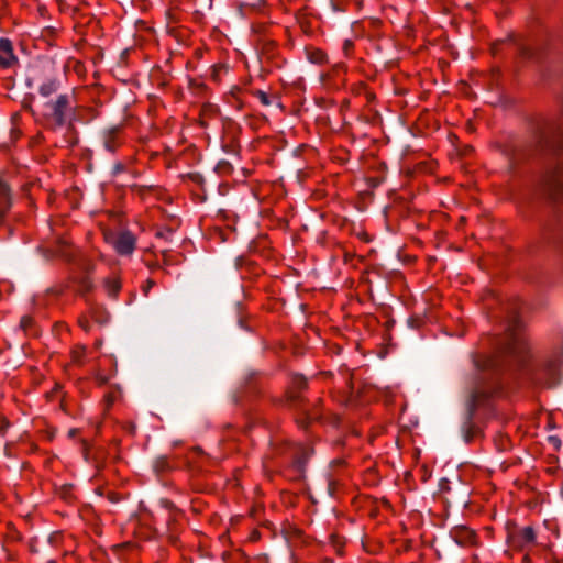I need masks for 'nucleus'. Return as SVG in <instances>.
Instances as JSON below:
<instances>
[{
	"instance_id": "obj_1",
	"label": "nucleus",
	"mask_w": 563,
	"mask_h": 563,
	"mask_svg": "<svg viewBox=\"0 0 563 563\" xmlns=\"http://www.w3.org/2000/svg\"><path fill=\"white\" fill-rule=\"evenodd\" d=\"M505 336L496 340L490 355H473L475 376L471 383L461 413L460 434L464 443L483 437V427L492 413L489 398L509 378L523 383L556 387L561 382L560 364L563 362V341L553 358L534 362L521 332L519 306L508 302L503 307Z\"/></svg>"
},
{
	"instance_id": "obj_2",
	"label": "nucleus",
	"mask_w": 563,
	"mask_h": 563,
	"mask_svg": "<svg viewBox=\"0 0 563 563\" xmlns=\"http://www.w3.org/2000/svg\"><path fill=\"white\" fill-rule=\"evenodd\" d=\"M533 151L544 157L563 154V119L543 121L537 125Z\"/></svg>"
},
{
	"instance_id": "obj_3",
	"label": "nucleus",
	"mask_w": 563,
	"mask_h": 563,
	"mask_svg": "<svg viewBox=\"0 0 563 563\" xmlns=\"http://www.w3.org/2000/svg\"><path fill=\"white\" fill-rule=\"evenodd\" d=\"M108 241L120 255L128 256L133 253L136 239L130 231H121L119 233H112L108 236Z\"/></svg>"
},
{
	"instance_id": "obj_4",
	"label": "nucleus",
	"mask_w": 563,
	"mask_h": 563,
	"mask_svg": "<svg viewBox=\"0 0 563 563\" xmlns=\"http://www.w3.org/2000/svg\"><path fill=\"white\" fill-rule=\"evenodd\" d=\"M71 99V95L63 93L59 95L55 101L46 102V107L52 110V113H66L74 115L75 107Z\"/></svg>"
},
{
	"instance_id": "obj_5",
	"label": "nucleus",
	"mask_w": 563,
	"mask_h": 563,
	"mask_svg": "<svg viewBox=\"0 0 563 563\" xmlns=\"http://www.w3.org/2000/svg\"><path fill=\"white\" fill-rule=\"evenodd\" d=\"M450 536L461 547L474 544L476 538L475 532L464 526L454 527L450 531Z\"/></svg>"
},
{
	"instance_id": "obj_6",
	"label": "nucleus",
	"mask_w": 563,
	"mask_h": 563,
	"mask_svg": "<svg viewBox=\"0 0 563 563\" xmlns=\"http://www.w3.org/2000/svg\"><path fill=\"white\" fill-rule=\"evenodd\" d=\"M509 540L515 548H523L527 544L533 543L536 540L534 530L531 527H526L509 536Z\"/></svg>"
},
{
	"instance_id": "obj_7",
	"label": "nucleus",
	"mask_w": 563,
	"mask_h": 563,
	"mask_svg": "<svg viewBox=\"0 0 563 563\" xmlns=\"http://www.w3.org/2000/svg\"><path fill=\"white\" fill-rule=\"evenodd\" d=\"M16 60L13 54L12 44L8 38H0V65L9 67L12 62Z\"/></svg>"
},
{
	"instance_id": "obj_8",
	"label": "nucleus",
	"mask_w": 563,
	"mask_h": 563,
	"mask_svg": "<svg viewBox=\"0 0 563 563\" xmlns=\"http://www.w3.org/2000/svg\"><path fill=\"white\" fill-rule=\"evenodd\" d=\"M59 87L60 81L57 78H49L40 86L38 92L42 97L46 98L55 93L59 89Z\"/></svg>"
},
{
	"instance_id": "obj_9",
	"label": "nucleus",
	"mask_w": 563,
	"mask_h": 563,
	"mask_svg": "<svg viewBox=\"0 0 563 563\" xmlns=\"http://www.w3.org/2000/svg\"><path fill=\"white\" fill-rule=\"evenodd\" d=\"M119 131L118 126L104 130L102 145L106 151L113 153L115 151L114 139Z\"/></svg>"
},
{
	"instance_id": "obj_10",
	"label": "nucleus",
	"mask_w": 563,
	"mask_h": 563,
	"mask_svg": "<svg viewBox=\"0 0 563 563\" xmlns=\"http://www.w3.org/2000/svg\"><path fill=\"white\" fill-rule=\"evenodd\" d=\"M515 45H516L518 54L522 58L528 59V58H531L533 56V52H532V49L528 45H526V44H523L521 42H518V41H515Z\"/></svg>"
},
{
	"instance_id": "obj_11",
	"label": "nucleus",
	"mask_w": 563,
	"mask_h": 563,
	"mask_svg": "<svg viewBox=\"0 0 563 563\" xmlns=\"http://www.w3.org/2000/svg\"><path fill=\"white\" fill-rule=\"evenodd\" d=\"M106 287L110 297H115L121 288L119 280L109 279L106 282Z\"/></svg>"
},
{
	"instance_id": "obj_12",
	"label": "nucleus",
	"mask_w": 563,
	"mask_h": 563,
	"mask_svg": "<svg viewBox=\"0 0 563 563\" xmlns=\"http://www.w3.org/2000/svg\"><path fill=\"white\" fill-rule=\"evenodd\" d=\"M169 468H170L169 462H168L166 456H158L157 459H155V461H154V470L156 472H165V471H167Z\"/></svg>"
},
{
	"instance_id": "obj_13",
	"label": "nucleus",
	"mask_w": 563,
	"mask_h": 563,
	"mask_svg": "<svg viewBox=\"0 0 563 563\" xmlns=\"http://www.w3.org/2000/svg\"><path fill=\"white\" fill-rule=\"evenodd\" d=\"M233 170V167L231 165L230 162L228 161H220L216 167H214V172L218 173V174H229Z\"/></svg>"
},
{
	"instance_id": "obj_14",
	"label": "nucleus",
	"mask_w": 563,
	"mask_h": 563,
	"mask_svg": "<svg viewBox=\"0 0 563 563\" xmlns=\"http://www.w3.org/2000/svg\"><path fill=\"white\" fill-rule=\"evenodd\" d=\"M53 117H54L56 125L63 126L64 124H66L67 120L71 115L70 114H66V113H53Z\"/></svg>"
},
{
	"instance_id": "obj_15",
	"label": "nucleus",
	"mask_w": 563,
	"mask_h": 563,
	"mask_svg": "<svg viewBox=\"0 0 563 563\" xmlns=\"http://www.w3.org/2000/svg\"><path fill=\"white\" fill-rule=\"evenodd\" d=\"M306 461H307V456H298L294 464H295V467L299 471V472H303L305 471V466H306Z\"/></svg>"
},
{
	"instance_id": "obj_16",
	"label": "nucleus",
	"mask_w": 563,
	"mask_h": 563,
	"mask_svg": "<svg viewBox=\"0 0 563 563\" xmlns=\"http://www.w3.org/2000/svg\"><path fill=\"white\" fill-rule=\"evenodd\" d=\"M188 177L196 184L203 186L205 178L200 173H190Z\"/></svg>"
},
{
	"instance_id": "obj_17",
	"label": "nucleus",
	"mask_w": 563,
	"mask_h": 563,
	"mask_svg": "<svg viewBox=\"0 0 563 563\" xmlns=\"http://www.w3.org/2000/svg\"><path fill=\"white\" fill-rule=\"evenodd\" d=\"M79 285L82 290H89L92 287V283L87 276L80 278Z\"/></svg>"
},
{
	"instance_id": "obj_18",
	"label": "nucleus",
	"mask_w": 563,
	"mask_h": 563,
	"mask_svg": "<svg viewBox=\"0 0 563 563\" xmlns=\"http://www.w3.org/2000/svg\"><path fill=\"white\" fill-rule=\"evenodd\" d=\"M32 324H33V319L31 317H27V316L22 317L21 327L23 328L24 331H29V329L32 327Z\"/></svg>"
},
{
	"instance_id": "obj_19",
	"label": "nucleus",
	"mask_w": 563,
	"mask_h": 563,
	"mask_svg": "<svg viewBox=\"0 0 563 563\" xmlns=\"http://www.w3.org/2000/svg\"><path fill=\"white\" fill-rule=\"evenodd\" d=\"M256 96L260 98L261 102H262L264 106H269V104H271L269 97H268V96H267V93H265L264 91H262V90H257V91H256Z\"/></svg>"
},
{
	"instance_id": "obj_20",
	"label": "nucleus",
	"mask_w": 563,
	"mask_h": 563,
	"mask_svg": "<svg viewBox=\"0 0 563 563\" xmlns=\"http://www.w3.org/2000/svg\"><path fill=\"white\" fill-rule=\"evenodd\" d=\"M125 170V166L122 163H117L113 165L111 175L118 176L119 174L123 173Z\"/></svg>"
},
{
	"instance_id": "obj_21",
	"label": "nucleus",
	"mask_w": 563,
	"mask_h": 563,
	"mask_svg": "<svg viewBox=\"0 0 563 563\" xmlns=\"http://www.w3.org/2000/svg\"><path fill=\"white\" fill-rule=\"evenodd\" d=\"M294 383L298 389H302L307 385V380L303 376H296Z\"/></svg>"
},
{
	"instance_id": "obj_22",
	"label": "nucleus",
	"mask_w": 563,
	"mask_h": 563,
	"mask_svg": "<svg viewBox=\"0 0 563 563\" xmlns=\"http://www.w3.org/2000/svg\"><path fill=\"white\" fill-rule=\"evenodd\" d=\"M240 310H241V303L240 302H236L235 303V311H236V314H240ZM238 324L241 329H246V327L244 325V321L242 319V317L238 316Z\"/></svg>"
},
{
	"instance_id": "obj_23",
	"label": "nucleus",
	"mask_w": 563,
	"mask_h": 563,
	"mask_svg": "<svg viewBox=\"0 0 563 563\" xmlns=\"http://www.w3.org/2000/svg\"><path fill=\"white\" fill-rule=\"evenodd\" d=\"M334 490H335V483H334V481H332L331 478H328V483H327V492H328V494L330 496H333Z\"/></svg>"
},
{
	"instance_id": "obj_24",
	"label": "nucleus",
	"mask_w": 563,
	"mask_h": 563,
	"mask_svg": "<svg viewBox=\"0 0 563 563\" xmlns=\"http://www.w3.org/2000/svg\"><path fill=\"white\" fill-rule=\"evenodd\" d=\"M407 322L411 329H418L421 321L418 318H409Z\"/></svg>"
},
{
	"instance_id": "obj_25",
	"label": "nucleus",
	"mask_w": 563,
	"mask_h": 563,
	"mask_svg": "<svg viewBox=\"0 0 563 563\" xmlns=\"http://www.w3.org/2000/svg\"><path fill=\"white\" fill-rule=\"evenodd\" d=\"M172 234H173V231H172L170 229H168V230H164V231H158V232L156 233V235H157L158 238H162V239H167V238H168L169 235H172Z\"/></svg>"
},
{
	"instance_id": "obj_26",
	"label": "nucleus",
	"mask_w": 563,
	"mask_h": 563,
	"mask_svg": "<svg viewBox=\"0 0 563 563\" xmlns=\"http://www.w3.org/2000/svg\"><path fill=\"white\" fill-rule=\"evenodd\" d=\"M108 498H109V500H110L111 503H113V504H117V503H119V501H120V497H119V495H118V494H115V493H113V492H109V493H108Z\"/></svg>"
},
{
	"instance_id": "obj_27",
	"label": "nucleus",
	"mask_w": 563,
	"mask_h": 563,
	"mask_svg": "<svg viewBox=\"0 0 563 563\" xmlns=\"http://www.w3.org/2000/svg\"><path fill=\"white\" fill-rule=\"evenodd\" d=\"M34 99V96H30L27 99H24L23 101V108L25 110H32V107H31V101Z\"/></svg>"
},
{
	"instance_id": "obj_28",
	"label": "nucleus",
	"mask_w": 563,
	"mask_h": 563,
	"mask_svg": "<svg viewBox=\"0 0 563 563\" xmlns=\"http://www.w3.org/2000/svg\"><path fill=\"white\" fill-rule=\"evenodd\" d=\"M154 285V282L153 280H147V284L143 287V292L145 295L148 294L150 289L153 287Z\"/></svg>"
},
{
	"instance_id": "obj_29",
	"label": "nucleus",
	"mask_w": 563,
	"mask_h": 563,
	"mask_svg": "<svg viewBox=\"0 0 563 563\" xmlns=\"http://www.w3.org/2000/svg\"><path fill=\"white\" fill-rule=\"evenodd\" d=\"M290 400H291V402H292L295 406H297V405H299V404L301 402V398H300V396H298V395H294V396H291Z\"/></svg>"
},
{
	"instance_id": "obj_30",
	"label": "nucleus",
	"mask_w": 563,
	"mask_h": 563,
	"mask_svg": "<svg viewBox=\"0 0 563 563\" xmlns=\"http://www.w3.org/2000/svg\"><path fill=\"white\" fill-rule=\"evenodd\" d=\"M254 375V373H251L250 376L246 378L245 391H247L251 388V379Z\"/></svg>"
},
{
	"instance_id": "obj_31",
	"label": "nucleus",
	"mask_w": 563,
	"mask_h": 563,
	"mask_svg": "<svg viewBox=\"0 0 563 563\" xmlns=\"http://www.w3.org/2000/svg\"><path fill=\"white\" fill-rule=\"evenodd\" d=\"M549 441L552 442L556 448H559L561 441L555 437H550Z\"/></svg>"
},
{
	"instance_id": "obj_32",
	"label": "nucleus",
	"mask_w": 563,
	"mask_h": 563,
	"mask_svg": "<svg viewBox=\"0 0 563 563\" xmlns=\"http://www.w3.org/2000/svg\"><path fill=\"white\" fill-rule=\"evenodd\" d=\"M350 47H352V43L350 41H345L344 48L347 49Z\"/></svg>"
},
{
	"instance_id": "obj_33",
	"label": "nucleus",
	"mask_w": 563,
	"mask_h": 563,
	"mask_svg": "<svg viewBox=\"0 0 563 563\" xmlns=\"http://www.w3.org/2000/svg\"><path fill=\"white\" fill-rule=\"evenodd\" d=\"M241 401H242V397L236 395L234 397V402L240 404Z\"/></svg>"
},
{
	"instance_id": "obj_34",
	"label": "nucleus",
	"mask_w": 563,
	"mask_h": 563,
	"mask_svg": "<svg viewBox=\"0 0 563 563\" xmlns=\"http://www.w3.org/2000/svg\"><path fill=\"white\" fill-rule=\"evenodd\" d=\"M76 432H77V430H76V429H71V430H69V435H70V437H74Z\"/></svg>"
},
{
	"instance_id": "obj_35",
	"label": "nucleus",
	"mask_w": 563,
	"mask_h": 563,
	"mask_svg": "<svg viewBox=\"0 0 563 563\" xmlns=\"http://www.w3.org/2000/svg\"><path fill=\"white\" fill-rule=\"evenodd\" d=\"M26 86H27L29 88H31V87H32V80H31V79H27V80H26Z\"/></svg>"
},
{
	"instance_id": "obj_36",
	"label": "nucleus",
	"mask_w": 563,
	"mask_h": 563,
	"mask_svg": "<svg viewBox=\"0 0 563 563\" xmlns=\"http://www.w3.org/2000/svg\"><path fill=\"white\" fill-rule=\"evenodd\" d=\"M134 429H135V426H131V427H129V430H130V431H134Z\"/></svg>"
},
{
	"instance_id": "obj_37",
	"label": "nucleus",
	"mask_w": 563,
	"mask_h": 563,
	"mask_svg": "<svg viewBox=\"0 0 563 563\" xmlns=\"http://www.w3.org/2000/svg\"><path fill=\"white\" fill-rule=\"evenodd\" d=\"M134 429H135V426H131V427H129V430H130V431H134Z\"/></svg>"
},
{
	"instance_id": "obj_38",
	"label": "nucleus",
	"mask_w": 563,
	"mask_h": 563,
	"mask_svg": "<svg viewBox=\"0 0 563 563\" xmlns=\"http://www.w3.org/2000/svg\"><path fill=\"white\" fill-rule=\"evenodd\" d=\"M380 181H374V186H378Z\"/></svg>"
}]
</instances>
